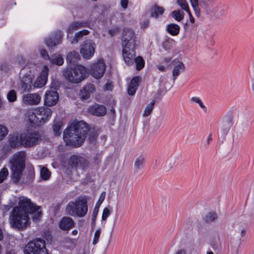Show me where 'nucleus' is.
<instances>
[{"label": "nucleus", "mask_w": 254, "mask_h": 254, "mask_svg": "<svg viewBox=\"0 0 254 254\" xmlns=\"http://www.w3.org/2000/svg\"><path fill=\"white\" fill-rule=\"evenodd\" d=\"M89 130L83 121H74L64 131L63 139L65 144L74 147L82 145Z\"/></svg>", "instance_id": "f257e3e1"}, {"label": "nucleus", "mask_w": 254, "mask_h": 254, "mask_svg": "<svg viewBox=\"0 0 254 254\" xmlns=\"http://www.w3.org/2000/svg\"><path fill=\"white\" fill-rule=\"evenodd\" d=\"M26 153L19 151L15 153L9 159L8 166L11 173V181L18 184L22 179L25 168Z\"/></svg>", "instance_id": "f03ea898"}, {"label": "nucleus", "mask_w": 254, "mask_h": 254, "mask_svg": "<svg viewBox=\"0 0 254 254\" xmlns=\"http://www.w3.org/2000/svg\"><path fill=\"white\" fill-rule=\"evenodd\" d=\"M66 213L72 216L83 217L88 211L87 200L85 196H79L74 201L68 202L66 206Z\"/></svg>", "instance_id": "7ed1b4c3"}, {"label": "nucleus", "mask_w": 254, "mask_h": 254, "mask_svg": "<svg viewBox=\"0 0 254 254\" xmlns=\"http://www.w3.org/2000/svg\"><path fill=\"white\" fill-rule=\"evenodd\" d=\"M15 207H18L19 211H23L27 215H32V218L34 221H38L42 216L41 211L40 210V207L36 206L35 204L32 203L31 200L25 196H20L19 197L18 206Z\"/></svg>", "instance_id": "20e7f679"}, {"label": "nucleus", "mask_w": 254, "mask_h": 254, "mask_svg": "<svg viewBox=\"0 0 254 254\" xmlns=\"http://www.w3.org/2000/svg\"><path fill=\"white\" fill-rule=\"evenodd\" d=\"M9 223L13 228L18 230L26 228L29 222V215L18 207H14L9 216Z\"/></svg>", "instance_id": "39448f33"}, {"label": "nucleus", "mask_w": 254, "mask_h": 254, "mask_svg": "<svg viewBox=\"0 0 254 254\" xmlns=\"http://www.w3.org/2000/svg\"><path fill=\"white\" fill-rule=\"evenodd\" d=\"M87 69L81 65H76L70 70H67L64 73L65 78L73 83H78L82 81L86 77Z\"/></svg>", "instance_id": "423d86ee"}, {"label": "nucleus", "mask_w": 254, "mask_h": 254, "mask_svg": "<svg viewBox=\"0 0 254 254\" xmlns=\"http://www.w3.org/2000/svg\"><path fill=\"white\" fill-rule=\"evenodd\" d=\"M22 137V146L29 148L37 145L41 139V135L39 132L28 128L21 133Z\"/></svg>", "instance_id": "0eeeda50"}, {"label": "nucleus", "mask_w": 254, "mask_h": 254, "mask_svg": "<svg viewBox=\"0 0 254 254\" xmlns=\"http://www.w3.org/2000/svg\"><path fill=\"white\" fill-rule=\"evenodd\" d=\"M45 242L41 238L29 242L24 247L25 254H46Z\"/></svg>", "instance_id": "6e6552de"}, {"label": "nucleus", "mask_w": 254, "mask_h": 254, "mask_svg": "<svg viewBox=\"0 0 254 254\" xmlns=\"http://www.w3.org/2000/svg\"><path fill=\"white\" fill-rule=\"evenodd\" d=\"M95 44L91 40H86L82 42L80 50L83 58L86 60L92 57L95 53Z\"/></svg>", "instance_id": "1a4fd4ad"}, {"label": "nucleus", "mask_w": 254, "mask_h": 254, "mask_svg": "<svg viewBox=\"0 0 254 254\" xmlns=\"http://www.w3.org/2000/svg\"><path fill=\"white\" fill-rule=\"evenodd\" d=\"M105 70L106 64L103 59H101L91 65L90 72L93 77L100 79L103 76Z\"/></svg>", "instance_id": "9d476101"}, {"label": "nucleus", "mask_w": 254, "mask_h": 254, "mask_svg": "<svg viewBox=\"0 0 254 254\" xmlns=\"http://www.w3.org/2000/svg\"><path fill=\"white\" fill-rule=\"evenodd\" d=\"M122 47L123 56L126 64L128 65H132L135 58V45Z\"/></svg>", "instance_id": "9b49d317"}, {"label": "nucleus", "mask_w": 254, "mask_h": 254, "mask_svg": "<svg viewBox=\"0 0 254 254\" xmlns=\"http://www.w3.org/2000/svg\"><path fill=\"white\" fill-rule=\"evenodd\" d=\"M38 115L39 124L42 125L45 124L52 116V111L51 109L47 107H41L36 108V112Z\"/></svg>", "instance_id": "f8f14e48"}, {"label": "nucleus", "mask_w": 254, "mask_h": 254, "mask_svg": "<svg viewBox=\"0 0 254 254\" xmlns=\"http://www.w3.org/2000/svg\"><path fill=\"white\" fill-rule=\"evenodd\" d=\"M134 32L129 28H125L122 35V46H132L135 45Z\"/></svg>", "instance_id": "ddd939ff"}, {"label": "nucleus", "mask_w": 254, "mask_h": 254, "mask_svg": "<svg viewBox=\"0 0 254 254\" xmlns=\"http://www.w3.org/2000/svg\"><path fill=\"white\" fill-rule=\"evenodd\" d=\"M48 73L49 68L48 66L44 65L40 75L34 82V86L37 88H40L44 86L47 81Z\"/></svg>", "instance_id": "4468645a"}, {"label": "nucleus", "mask_w": 254, "mask_h": 254, "mask_svg": "<svg viewBox=\"0 0 254 254\" xmlns=\"http://www.w3.org/2000/svg\"><path fill=\"white\" fill-rule=\"evenodd\" d=\"M41 101V97L37 93L26 94L22 97L23 103L29 106L37 105Z\"/></svg>", "instance_id": "2eb2a0df"}, {"label": "nucleus", "mask_w": 254, "mask_h": 254, "mask_svg": "<svg viewBox=\"0 0 254 254\" xmlns=\"http://www.w3.org/2000/svg\"><path fill=\"white\" fill-rule=\"evenodd\" d=\"M63 36V34L62 31L57 30L55 32L52 37H50L45 40V44L48 47L52 48L61 43Z\"/></svg>", "instance_id": "dca6fc26"}, {"label": "nucleus", "mask_w": 254, "mask_h": 254, "mask_svg": "<svg viewBox=\"0 0 254 254\" xmlns=\"http://www.w3.org/2000/svg\"><path fill=\"white\" fill-rule=\"evenodd\" d=\"M59 94L55 91H48L46 92L45 97V104L47 106L55 105L59 101Z\"/></svg>", "instance_id": "f3484780"}, {"label": "nucleus", "mask_w": 254, "mask_h": 254, "mask_svg": "<svg viewBox=\"0 0 254 254\" xmlns=\"http://www.w3.org/2000/svg\"><path fill=\"white\" fill-rule=\"evenodd\" d=\"M173 66L172 74L174 80H175L178 76L185 70V66L184 63L177 59L173 60L172 62Z\"/></svg>", "instance_id": "a211bd4d"}, {"label": "nucleus", "mask_w": 254, "mask_h": 254, "mask_svg": "<svg viewBox=\"0 0 254 254\" xmlns=\"http://www.w3.org/2000/svg\"><path fill=\"white\" fill-rule=\"evenodd\" d=\"M69 164L76 168H83L86 165V160L78 155H72L69 160Z\"/></svg>", "instance_id": "6ab92c4d"}, {"label": "nucleus", "mask_w": 254, "mask_h": 254, "mask_svg": "<svg viewBox=\"0 0 254 254\" xmlns=\"http://www.w3.org/2000/svg\"><path fill=\"white\" fill-rule=\"evenodd\" d=\"M8 143L12 148H19L22 146L21 133L10 134L8 136Z\"/></svg>", "instance_id": "aec40b11"}, {"label": "nucleus", "mask_w": 254, "mask_h": 254, "mask_svg": "<svg viewBox=\"0 0 254 254\" xmlns=\"http://www.w3.org/2000/svg\"><path fill=\"white\" fill-rule=\"evenodd\" d=\"M95 91V88L93 84H88L84 86L80 90L79 95L82 100H87L89 98L90 94Z\"/></svg>", "instance_id": "412c9836"}, {"label": "nucleus", "mask_w": 254, "mask_h": 254, "mask_svg": "<svg viewBox=\"0 0 254 254\" xmlns=\"http://www.w3.org/2000/svg\"><path fill=\"white\" fill-rule=\"evenodd\" d=\"M88 111L94 115L102 116L106 114L107 110L105 107L103 105L94 104L89 107Z\"/></svg>", "instance_id": "4be33fe9"}, {"label": "nucleus", "mask_w": 254, "mask_h": 254, "mask_svg": "<svg viewBox=\"0 0 254 254\" xmlns=\"http://www.w3.org/2000/svg\"><path fill=\"white\" fill-rule=\"evenodd\" d=\"M88 25L89 23L87 21H75L72 22L68 26V28H67V38H69V34H72L73 31L76 30L79 28L88 27Z\"/></svg>", "instance_id": "5701e85b"}, {"label": "nucleus", "mask_w": 254, "mask_h": 254, "mask_svg": "<svg viewBox=\"0 0 254 254\" xmlns=\"http://www.w3.org/2000/svg\"><path fill=\"white\" fill-rule=\"evenodd\" d=\"M74 225L73 219L69 217H63L59 223L60 228L64 231L69 230L74 226Z\"/></svg>", "instance_id": "b1692460"}, {"label": "nucleus", "mask_w": 254, "mask_h": 254, "mask_svg": "<svg viewBox=\"0 0 254 254\" xmlns=\"http://www.w3.org/2000/svg\"><path fill=\"white\" fill-rule=\"evenodd\" d=\"M36 112V108L34 109H29L26 112V118L28 121L31 125V126L36 125V126H40L39 124V120L38 119V115L35 113Z\"/></svg>", "instance_id": "393cba45"}, {"label": "nucleus", "mask_w": 254, "mask_h": 254, "mask_svg": "<svg viewBox=\"0 0 254 254\" xmlns=\"http://www.w3.org/2000/svg\"><path fill=\"white\" fill-rule=\"evenodd\" d=\"M138 77H134L131 79L127 88V92L129 95H133L135 93L138 86Z\"/></svg>", "instance_id": "a878e982"}, {"label": "nucleus", "mask_w": 254, "mask_h": 254, "mask_svg": "<svg viewBox=\"0 0 254 254\" xmlns=\"http://www.w3.org/2000/svg\"><path fill=\"white\" fill-rule=\"evenodd\" d=\"M105 195H106V192L105 191H103L101 193L100 196L98 199V201H97V202L96 204V206L93 210L92 215V221L93 222H95V221L96 219V218L97 216V214H98V210H99V208L100 205L101 204V203H102V202L104 200L105 198Z\"/></svg>", "instance_id": "bb28decb"}, {"label": "nucleus", "mask_w": 254, "mask_h": 254, "mask_svg": "<svg viewBox=\"0 0 254 254\" xmlns=\"http://www.w3.org/2000/svg\"><path fill=\"white\" fill-rule=\"evenodd\" d=\"M232 125L233 121L231 119L228 117L224 118L221 123V128L224 133H227Z\"/></svg>", "instance_id": "cd10ccee"}, {"label": "nucleus", "mask_w": 254, "mask_h": 254, "mask_svg": "<svg viewBox=\"0 0 254 254\" xmlns=\"http://www.w3.org/2000/svg\"><path fill=\"white\" fill-rule=\"evenodd\" d=\"M164 12L163 7L157 5L153 6L150 10L151 17L157 18L160 15H161Z\"/></svg>", "instance_id": "c85d7f7f"}, {"label": "nucleus", "mask_w": 254, "mask_h": 254, "mask_svg": "<svg viewBox=\"0 0 254 254\" xmlns=\"http://www.w3.org/2000/svg\"><path fill=\"white\" fill-rule=\"evenodd\" d=\"M50 62L54 64L61 66L63 64L64 60L60 54H56L52 55L49 59Z\"/></svg>", "instance_id": "c756f323"}, {"label": "nucleus", "mask_w": 254, "mask_h": 254, "mask_svg": "<svg viewBox=\"0 0 254 254\" xmlns=\"http://www.w3.org/2000/svg\"><path fill=\"white\" fill-rule=\"evenodd\" d=\"M145 157L144 155H140L137 157L134 161V166L135 169L137 171H139L140 170L143 168L144 162H145Z\"/></svg>", "instance_id": "7c9ffc66"}, {"label": "nucleus", "mask_w": 254, "mask_h": 254, "mask_svg": "<svg viewBox=\"0 0 254 254\" xmlns=\"http://www.w3.org/2000/svg\"><path fill=\"white\" fill-rule=\"evenodd\" d=\"M167 30L171 35L176 36L179 33L180 28L177 24L171 23L167 26Z\"/></svg>", "instance_id": "2f4dec72"}, {"label": "nucleus", "mask_w": 254, "mask_h": 254, "mask_svg": "<svg viewBox=\"0 0 254 254\" xmlns=\"http://www.w3.org/2000/svg\"><path fill=\"white\" fill-rule=\"evenodd\" d=\"M80 59L79 54L75 51L69 52L66 56V60L70 63H74Z\"/></svg>", "instance_id": "473e14b6"}, {"label": "nucleus", "mask_w": 254, "mask_h": 254, "mask_svg": "<svg viewBox=\"0 0 254 254\" xmlns=\"http://www.w3.org/2000/svg\"><path fill=\"white\" fill-rule=\"evenodd\" d=\"M190 103L191 104L196 103L197 104L199 107L203 110L204 113H206L207 109L206 107L204 105L201 99L199 97L193 96L190 98Z\"/></svg>", "instance_id": "72a5a7b5"}, {"label": "nucleus", "mask_w": 254, "mask_h": 254, "mask_svg": "<svg viewBox=\"0 0 254 254\" xmlns=\"http://www.w3.org/2000/svg\"><path fill=\"white\" fill-rule=\"evenodd\" d=\"M89 31L86 29L82 30L76 33L71 42V43H77L78 41L84 35H87L89 34Z\"/></svg>", "instance_id": "f704fd0d"}, {"label": "nucleus", "mask_w": 254, "mask_h": 254, "mask_svg": "<svg viewBox=\"0 0 254 254\" xmlns=\"http://www.w3.org/2000/svg\"><path fill=\"white\" fill-rule=\"evenodd\" d=\"M136 64V69L138 70H141L144 67L145 62L141 57L138 56L135 58L134 62Z\"/></svg>", "instance_id": "c9c22d12"}, {"label": "nucleus", "mask_w": 254, "mask_h": 254, "mask_svg": "<svg viewBox=\"0 0 254 254\" xmlns=\"http://www.w3.org/2000/svg\"><path fill=\"white\" fill-rule=\"evenodd\" d=\"M40 175L42 179L44 180H48L51 176V173L45 167H41Z\"/></svg>", "instance_id": "e433bc0d"}, {"label": "nucleus", "mask_w": 254, "mask_h": 254, "mask_svg": "<svg viewBox=\"0 0 254 254\" xmlns=\"http://www.w3.org/2000/svg\"><path fill=\"white\" fill-rule=\"evenodd\" d=\"M172 16L177 21H180L184 18V13L180 10H174L172 12Z\"/></svg>", "instance_id": "4c0bfd02"}, {"label": "nucleus", "mask_w": 254, "mask_h": 254, "mask_svg": "<svg viewBox=\"0 0 254 254\" xmlns=\"http://www.w3.org/2000/svg\"><path fill=\"white\" fill-rule=\"evenodd\" d=\"M61 121H55L53 125V130L56 135H59L61 133V128L62 127Z\"/></svg>", "instance_id": "58836bf2"}, {"label": "nucleus", "mask_w": 254, "mask_h": 254, "mask_svg": "<svg viewBox=\"0 0 254 254\" xmlns=\"http://www.w3.org/2000/svg\"><path fill=\"white\" fill-rule=\"evenodd\" d=\"M177 3L183 10L187 11L188 14H190L189 6L186 0H177Z\"/></svg>", "instance_id": "ea45409f"}, {"label": "nucleus", "mask_w": 254, "mask_h": 254, "mask_svg": "<svg viewBox=\"0 0 254 254\" xmlns=\"http://www.w3.org/2000/svg\"><path fill=\"white\" fill-rule=\"evenodd\" d=\"M7 98L9 102H13L17 99V94L16 91L13 90H10L7 94Z\"/></svg>", "instance_id": "a19ab883"}, {"label": "nucleus", "mask_w": 254, "mask_h": 254, "mask_svg": "<svg viewBox=\"0 0 254 254\" xmlns=\"http://www.w3.org/2000/svg\"><path fill=\"white\" fill-rule=\"evenodd\" d=\"M154 104H155V101H152L146 106V107L145 108V109L144 111L143 114L144 117H147L150 114V113H151V112L153 110Z\"/></svg>", "instance_id": "79ce46f5"}, {"label": "nucleus", "mask_w": 254, "mask_h": 254, "mask_svg": "<svg viewBox=\"0 0 254 254\" xmlns=\"http://www.w3.org/2000/svg\"><path fill=\"white\" fill-rule=\"evenodd\" d=\"M34 75L31 73H26L23 75L21 82H24L32 84Z\"/></svg>", "instance_id": "37998d69"}, {"label": "nucleus", "mask_w": 254, "mask_h": 254, "mask_svg": "<svg viewBox=\"0 0 254 254\" xmlns=\"http://www.w3.org/2000/svg\"><path fill=\"white\" fill-rule=\"evenodd\" d=\"M217 214L215 212H209L205 216V220L207 222H211L217 218Z\"/></svg>", "instance_id": "c03bdc74"}, {"label": "nucleus", "mask_w": 254, "mask_h": 254, "mask_svg": "<svg viewBox=\"0 0 254 254\" xmlns=\"http://www.w3.org/2000/svg\"><path fill=\"white\" fill-rule=\"evenodd\" d=\"M8 175V170L3 168L0 171V183H2Z\"/></svg>", "instance_id": "a18cd8bd"}, {"label": "nucleus", "mask_w": 254, "mask_h": 254, "mask_svg": "<svg viewBox=\"0 0 254 254\" xmlns=\"http://www.w3.org/2000/svg\"><path fill=\"white\" fill-rule=\"evenodd\" d=\"M8 133L7 127L2 125H0V141L2 140Z\"/></svg>", "instance_id": "49530a36"}, {"label": "nucleus", "mask_w": 254, "mask_h": 254, "mask_svg": "<svg viewBox=\"0 0 254 254\" xmlns=\"http://www.w3.org/2000/svg\"><path fill=\"white\" fill-rule=\"evenodd\" d=\"M190 2L196 15H199V9L198 8V0H190Z\"/></svg>", "instance_id": "de8ad7c7"}, {"label": "nucleus", "mask_w": 254, "mask_h": 254, "mask_svg": "<svg viewBox=\"0 0 254 254\" xmlns=\"http://www.w3.org/2000/svg\"><path fill=\"white\" fill-rule=\"evenodd\" d=\"M111 214V210L109 208L106 207L104 209L102 216V221H106L107 218Z\"/></svg>", "instance_id": "09e8293b"}, {"label": "nucleus", "mask_w": 254, "mask_h": 254, "mask_svg": "<svg viewBox=\"0 0 254 254\" xmlns=\"http://www.w3.org/2000/svg\"><path fill=\"white\" fill-rule=\"evenodd\" d=\"M100 234H101L100 229H97L94 233V239L93 240V244L94 245H96L99 242V239Z\"/></svg>", "instance_id": "8fccbe9b"}, {"label": "nucleus", "mask_w": 254, "mask_h": 254, "mask_svg": "<svg viewBox=\"0 0 254 254\" xmlns=\"http://www.w3.org/2000/svg\"><path fill=\"white\" fill-rule=\"evenodd\" d=\"M21 82V89L24 92L30 91L31 88V84L24 82Z\"/></svg>", "instance_id": "3c124183"}, {"label": "nucleus", "mask_w": 254, "mask_h": 254, "mask_svg": "<svg viewBox=\"0 0 254 254\" xmlns=\"http://www.w3.org/2000/svg\"><path fill=\"white\" fill-rule=\"evenodd\" d=\"M40 54L43 59L49 60L50 57L49 56L46 50L44 49L41 50Z\"/></svg>", "instance_id": "603ef678"}, {"label": "nucleus", "mask_w": 254, "mask_h": 254, "mask_svg": "<svg viewBox=\"0 0 254 254\" xmlns=\"http://www.w3.org/2000/svg\"><path fill=\"white\" fill-rule=\"evenodd\" d=\"M119 31L118 27H115L109 30V33L111 36H113L115 34L118 33Z\"/></svg>", "instance_id": "864d4df0"}, {"label": "nucleus", "mask_w": 254, "mask_h": 254, "mask_svg": "<svg viewBox=\"0 0 254 254\" xmlns=\"http://www.w3.org/2000/svg\"><path fill=\"white\" fill-rule=\"evenodd\" d=\"M121 4L122 6L124 9L127 8V7L128 0H121Z\"/></svg>", "instance_id": "5fc2aeb1"}, {"label": "nucleus", "mask_w": 254, "mask_h": 254, "mask_svg": "<svg viewBox=\"0 0 254 254\" xmlns=\"http://www.w3.org/2000/svg\"><path fill=\"white\" fill-rule=\"evenodd\" d=\"M212 140V134H211V133H210L208 135V137L207 138V140H206V144H207V145H208Z\"/></svg>", "instance_id": "6e6d98bb"}, {"label": "nucleus", "mask_w": 254, "mask_h": 254, "mask_svg": "<svg viewBox=\"0 0 254 254\" xmlns=\"http://www.w3.org/2000/svg\"><path fill=\"white\" fill-rule=\"evenodd\" d=\"M157 68L161 71H164L166 70V67L164 65L161 64L157 65Z\"/></svg>", "instance_id": "4d7b16f0"}, {"label": "nucleus", "mask_w": 254, "mask_h": 254, "mask_svg": "<svg viewBox=\"0 0 254 254\" xmlns=\"http://www.w3.org/2000/svg\"><path fill=\"white\" fill-rule=\"evenodd\" d=\"M5 254H17V253L15 250H11L7 251L5 253Z\"/></svg>", "instance_id": "13d9d810"}, {"label": "nucleus", "mask_w": 254, "mask_h": 254, "mask_svg": "<svg viewBox=\"0 0 254 254\" xmlns=\"http://www.w3.org/2000/svg\"><path fill=\"white\" fill-rule=\"evenodd\" d=\"M149 25V21L148 20H146L145 21H144L142 24V27L143 28H146Z\"/></svg>", "instance_id": "bf43d9fd"}, {"label": "nucleus", "mask_w": 254, "mask_h": 254, "mask_svg": "<svg viewBox=\"0 0 254 254\" xmlns=\"http://www.w3.org/2000/svg\"><path fill=\"white\" fill-rule=\"evenodd\" d=\"M96 136L95 134H93V135H91V134H90V141H94V140L96 139Z\"/></svg>", "instance_id": "052dcab7"}, {"label": "nucleus", "mask_w": 254, "mask_h": 254, "mask_svg": "<svg viewBox=\"0 0 254 254\" xmlns=\"http://www.w3.org/2000/svg\"><path fill=\"white\" fill-rule=\"evenodd\" d=\"M175 254H187L186 251L181 249L178 251Z\"/></svg>", "instance_id": "680f3d73"}, {"label": "nucleus", "mask_w": 254, "mask_h": 254, "mask_svg": "<svg viewBox=\"0 0 254 254\" xmlns=\"http://www.w3.org/2000/svg\"><path fill=\"white\" fill-rule=\"evenodd\" d=\"M190 15V21L191 23H193L195 21L194 18L192 16L191 14H189Z\"/></svg>", "instance_id": "e2e57ef3"}, {"label": "nucleus", "mask_w": 254, "mask_h": 254, "mask_svg": "<svg viewBox=\"0 0 254 254\" xmlns=\"http://www.w3.org/2000/svg\"><path fill=\"white\" fill-rule=\"evenodd\" d=\"M106 88L107 90H111V84L106 83Z\"/></svg>", "instance_id": "0e129e2a"}, {"label": "nucleus", "mask_w": 254, "mask_h": 254, "mask_svg": "<svg viewBox=\"0 0 254 254\" xmlns=\"http://www.w3.org/2000/svg\"><path fill=\"white\" fill-rule=\"evenodd\" d=\"M71 233L73 235H76L78 233V231L76 230H74L72 231Z\"/></svg>", "instance_id": "69168bd1"}, {"label": "nucleus", "mask_w": 254, "mask_h": 254, "mask_svg": "<svg viewBox=\"0 0 254 254\" xmlns=\"http://www.w3.org/2000/svg\"><path fill=\"white\" fill-rule=\"evenodd\" d=\"M171 61L170 58H166L164 59V62L166 63H168Z\"/></svg>", "instance_id": "338daca9"}, {"label": "nucleus", "mask_w": 254, "mask_h": 254, "mask_svg": "<svg viewBox=\"0 0 254 254\" xmlns=\"http://www.w3.org/2000/svg\"><path fill=\"white\" fill-rule=\"evenodd\" d=\"M245 233H246V231L244 229H243L241 231V235L242 237L245 235Z\"/></svg>", "instance_id": "774afa93"}]
</instances>
